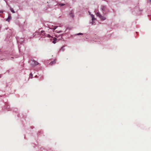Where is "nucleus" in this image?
Returning a JSON list of instances; mask_svg holds the SVG:
<instances>
[{
  "instance_id": "1",
  "label": "nucleus",
  "mask_w": 151,
  "mask_h": 151,
  "mask_svg": "<svg viewBox=\"0 0 151 151\" xmlns=\"http://www.w3.org/2000/svg\"><path fill=\"white\" fill-rule=\"evenodd\" d=\"M29 63L33 66H35L39 64L38 63L33 60H30Z\"/></svg>"
},
{
  "instance_id": "2",
  "label": "nucleus",
  "mask_w": 151,
  "mask_h": 151,
  "mask_svg": "<svg viewBox=\"0 0 151 151\" xmlns=\"http://www.w3.org/2000/svg\"><path fill=\"white\" fill-rule=\"evenodd\" d=\"M96 15L97 16L99 17L101 20H104L106 19L105 17L102 16L99 12L96 13Z\"/></svg>"
},
{
  "instance_id": "3",
  "label": "nucleus",
  "mask_w": 151,
  "mask_h": 151,
  "mask_svg": "<svg viewBox=\"0 0 151 151\" xmlns=\"http://www.w3.org/2000/svg\"><path fill=\"white\" fill-rule=\"evenodd\" d=\"M101 9L102 11L103 12V13H105L104 12L106 11V6H101Z\"/></svg>"
},
{
  "instance_id": "4",
  "label": "nucleus",
  "mask_w": 151,
  "mask_h": 151,
  "mask_svg": "<svg viewBox=\"0 0 151 151\" xmlns=\"http://www.w3.org/2000/svg\"><path fill=\"white\" fill-rule=\"evenodd\" d=\"M91 17H92V22L91 23L93 25L94 24V23H95V22L93 21V20H95L96 19L95 18L94 16L92 14L91 15Z\"/></svg>"
},
{
  "instance_id": "5",
  "label": "nucleus",
  "mask_w": 151,
  "mask_h": 151,
  "mask_svg": "<svg viewBox=\"0 0 151 151\" xmlns=\"http://www.w3.org/2000/svg\"><path fill=\"white\" fill-rule=\"evenodd\" d=\"M56 63V61H55V60H54L53 61H52L50 63V65H53V64H55Z\"/></svg>"
},
{
  "instance_id": "6",
  "label": "nucleus",
  "mask_w": 151,
  "mask_h": 151,
  "mask_svg": "<svg viewBox=\"0 0 151 151\" xmlns=\"http://www.w3.org/2000/svg\"><path fill=\"white\" fill-rule=\"evenodd\" d=\"M45 31H41V33L40 34V35H42V36L45 35V33H44Z\"/></svg>"
},
{
  "instance_id": "7",
  "label": "nucleus",
  "mask_w": 151,
  "mask_h": 151,
  "mask_svg": "<svg viewBox=\"0 0 151 151\" xmlns=\"http://www.w3.org/2000/svg\"><path fill=\"white\" fill-rule=\"evenodd\" d=\"M11 18V16L10 15H9L8 17V18L6 20V21L9 22Z\"/></svg>"
},
{
  "instance_id": "8",
  "label": "nucleus",
  "mask_w": 151,
  "mask_h": 151,
  "mask_svg": "<svg viewBox=\"0 0 151 151\" xmlns=\"http://www.w3.org/2000/svg\"><path fill=\"white\" fill-rule=\"evenodd\" d=\"M73 13V11H71L70 13V16L71 17H72V18H73V17H74Z\"/></svg>"
},
{
  "instance_id": "9",
  "label": "nucleus",
  "mask_w": 151,
  "mask_h": 151,
  "mask_svg": "<svg viewBox=\"0 0 151 151\" xmlns=\"http://www.w3.org/2000/svg\"><path fill=\"white\" fill-rule=\"evenodd\" d=\"M57 40V38H55L54 39L53 41H52L53 43L54 44L55 43Z\"/></svg>"
},
{
  "instance_id": "10",
  "label": "nucleus",
  "mask_w": 151,
  "mask_h": 151,
  "mask_svg": "<svg viewBox=\"0 0 151 151\" xmlns=\"http://www.w3.org/2000/svg\"><path fill=\"white\" fill-rule=\"evenodd\" d=\"M64 46H63L60 49V51H64Z\"/></svg>"
},
{
  "instance_id": "11",
  "label": "nucleus",
  "mask_w": 151,
  "mask_h": 151,
  "mask_svg": "<svg viewBox=\"0 0 151 151\" xmlns=\"http://www.w3.org/2000/svg\"><path fill=\"white\" fill-rule=\"evenodd\" d=\"M10 10H11V12L13 13H15V12L14 11L13 9V8H10Z\"/></svg>"
},
{
  "instance_id": "12",
  "label": "nucleus",
  "mask_w": 151,
  "mask_h": 151,
  "mask_svg": "<svg viewBox=\"0 0 151 151\" xmlns=\"http://www.w3.org/2000/svg\"><path fill=\"white\" fill-rule=\"evenodd\" d=\"M59 5L60 6H64L65 5V4H59Z\"/></svg>"
},
{
  "instance_id": "13",
  "label": "nucleus",
  "mask_w": 151,
  "mask_h": 151,
  "mask_svg": "<svg viewBox=\"0 0 151 151\" xmlns=\"http://www.w3.org/2000/svg\"><path fill=\"white\" fill-rule=\"evenodd\" d=\"M57 27L56 26H55V27H53V28H50V29H55Z\"/></svg>"
},
{
  "instance_id": "14",
  "label": "nucleus",
  "mask_w": 151,
  "mask_h": 151,
  "mask_svg": "<svg viewBox=\"0 0 151 151\" xmlns=\"http://www.w3.org/2000/svg\"><path fill=\"white\" fill-rule=\"evenodd\" d=\"M35 34H37L38 35L39 34V32H37V31H36L35 32Z\"/></svg>"
},
{
  "instance_id": "15",
  "label": "nucleus",
  "mask_w": 151,
  "mask_h": 151,
  "mask_svg": "<svg viewBox=\"0 0 151 151\" xmlns=\"http://www.w3.org/2000/svg\"><path fill=\"white\" fill-rule=\"evenodd\" d=\"M83 35V34L81 33H79L77 34V35Z\"/></svg>"
},
{
  "instance_id": "16",
  "label": "nucleus",
  "mask_w": 151,
  "mask_h": 151,
  "mask_svg": "<svg viewBox=\"0 0 151 151\" xmlns=\"http://www.w3.org/2000/svg\"><path fill=\"white\" fill-rule=\"evenodd\" d=\"M47 37H50V35H49V34H48V35H47Z\"/></svg>"
},
{
  "instance_id": "17",
  "label": "nucleus",
  "mask_w": 151,
  "mask_h": 151,
  "mask_svg": "<svg viewBox=\"0 0 151 151\" xmlns=\"http://www.w3.org/2000/svg\"><path fill=\"white\" fill-rule=\"evenodd\" d=\"M0 13H3V11H0Z\"/></svg>"
},
{
  "instance_id": "18",
  "label": "nucleus",
  "mask_w": 151,
  "mask_h": 151,
  "mask_svg": "<svg viewBox=\"0 0 151 151\" xmlns=\"http://www.w3.org/2000/svg\"><path fill=\"white\" fill-rule=\"evenodd\" d=\"M30 75H31V76H32V73H30Z\"/></svg>"
},
{
  "instance_id": "19",
  "label": "nucleus",
  "mask_w": 151,
  "mask_h": 151,
  "mask_svg": "<svg viewBox=\"0 0 151 151\" xmlns=\"http://www.w3.org/2000/svg\"><path fill=\"white\" fill-rule=\"evenodd\" d=\"M149 0V1H150V2H151V0Z\"/></svg>"
},
{
  "instance_id": "20",
  "label": "nucleus",
  "mask_w": 151,
  "mask_h": 151,
  "mask_svg": "<svg viewBox=\"0 0 151 151\" xmlns=\"http://www.w3.org/2000/svg\"><path fill=\"white\" fill-rule=\"evenodd\" d=\"M89 14H90V12H89Z\"/></svg>"
}]
</instances>
